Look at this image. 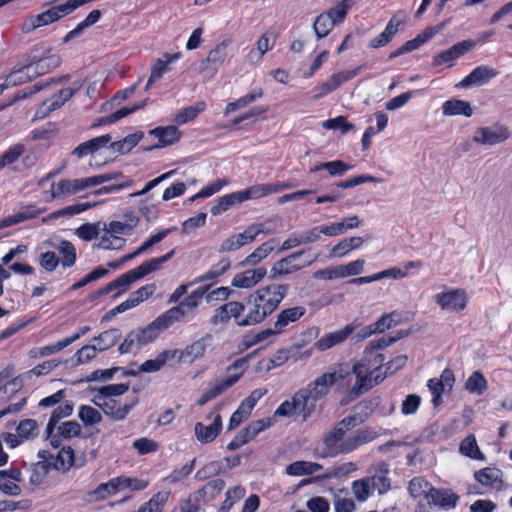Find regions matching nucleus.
I'll use <instances>...</instances> for the list:
<instances>
[{
  "instance_id": "79ce46f5",
  "label": "nucleus",
  "mask_w": 512,
  "mask_h": 512,
  "mask_svg": "<svg viewBox=\"0 0 512 512\" xmlns=\"http://www.w3.org/2000/svg\"><path fill=\"white\" fill-rule=\"evenodd\" d=\"M101 15L102 14L100 10H92L82 22H80L73 30L67 33V35L63 38V42L67 43L70 40L80 36L85 29L98 22Z\"/></svg>"
},
{
  "instance_id": "9b49d317",
  "label": "nucleus",
  "mask_w": 512,
  "mask_h": 512,
  "mask_svg": "<svg viewBox=\"0 0 512 512\" xmlns=\"http://www.w3.org/2000/svg\"><path fill=\"white\" fill-rule=\"evenodd\" d=\"M385 356L382 353L372 350V348L366 347L364 350V356L361 360L355 362L349 369V374H361L362 372H368L370 369L385 366ZM349 367L347 364H345Z\"/></svg>"
},
{
  "instance_id": "338daca9",
  "label": "nucleus",
  "mask_w": 512,
  "mask_h": 512,
  "mask_svg": "<svg viewBox=\"0 0 512 512\" xmlns=\"http://www.w3.org/2000/svg\"><path fill=\"white\" fill-rule=\"evenodd\" d=\"M24 152V146L22 144H15L6 150L0 157V170L6 165L14 163Z\"/></svg>"
},
{
  "instance_id": "3c124183",
  "label": "nucleus",
  "mask_w": 512,
  "mask_h": 512,
  "mask_svg": "<svg viewBox=\"0 0 512 512\" xmlns=\"http://www.w3.org/2000/svg\"><path fill=\"white\" fill-rule=\"evenodd\" d=\"M227 45V42L223 41L209 52V61H212V66L209 67V74H215L218 68L223 64L227 56Z\"/></svg>"
},
{
  "instance_id": "c756f323",
  "label": "nucleus",
  "mask_w": 512,
  "mask_h": 512,
  "mask_svg": "<svg viewBox=\"0 0 512 512\" xmlns=\"http://www.w3.org/2000/svg\"><path fill=\"white\" fill-rule=\"evenodd\" d=\"M249 311L245 318L239 320L237 325L249 326L255 325L263 321L268 315L260 308V305L251 296L247 300Z\"/></svg>"
},
{
  "instance_id": "39448f33",
  "label": "nucleus",
  "mask_w": 512,
  "mask_h": 512,
  "mask_svg": "<svg viewBox=\"0 0 512 512\" xmlns=\"http://www.w3.org/2000/svg\"><path fill=\"white\" fill-rule=\"evenodd\" d=\"M287 292L288 285L273 284L258 289L251 297L260 305L264 313L270 315L277 309Z\"/></svg>"
},
{
  "instance_id": "4be33fe9",
  "label": "nucleus",
  "mask_w": 512,
  "mask_h": 512,
  "mask_svg": "<svg viewBox=\"0 0 512 512\" xmlns=\"http://www.w3.org/2000/svg\"><path fill=\"white\" fill-rule=\"evenodd\" d=\"M306 312V309L302 306H296L282 310L274 323V331L280 333L287 325L294 323L299 320Z\"/></svg>"
},
{
  "instance_id": "2f4dec72",
  "label": "nucleus",
  "mask_w": 512,
  "mask_h": 512,
  "mask_svg": "<svg viewBox=\"0 0 512 512\" xmlns=\"http://www.w3.org/2000/svg\"><path fill=\"white\" fill-rule=\"evenodd\" d=\"M274 239H271L259 247H257L251 254H249L242 262H240V266H254L258 264L260 261L265 259L273 250H274Z\"/></svg>"
},
{
  "instance_id": "de8ad7c7",
  "label": "nucleus",
  "mask_w": 512,
  "mask_h": 512,
  "mask_svg": "<svg viewBox=\"0 0 512 512\" xmlns=\"http://www.w3.org/2000/svg\"><path fill=\"white\" fill-rule=\"evenodd\" d=\"M225 482L220 478L213 479L207 482L201 489L198 490V496L203 501H211L224 489Z\"/></svg>"
},
{
  "instance_id": "412c9836",
  "label": "nucleus",
  "mask_w": 512,
  "mask_h": 512,
  "mask_svg": "<svg viewBox=\"0 0 512 512\" xmlns=\"http://www.w3.org/2000/svg\"><path fill=\"white\" fill-rule=\"evenodd\" d=\"M179 53L168 54L165 53L162 58L155 61L151 67L150 77L147 81L145 90H149L155 81L159 80L165 72L168 71V64L179 58Z\"/></svg>"
},
{
  "instance_id": "5fc2aeb1",
  "label": "nucleus",
  "mask_w": 512,
  "mask_h": 512,
  "mask_svg": "<svg viewBox=\"0 0 512 512\" xmlns=\"http://www.w3.org/2000/svg\"><path fill=\"white\" fill-rule=\"evenodd\" d=\"M334 26L335 21L326 13H322L316 18L313 28L317 38L321 39L327 36Z\"/></svg>"
},
{
  "instance_id": "ea45409f",
  "label": "nucleus",
  "mask_w": 512,
  "mask_h": 512,
  "mask_svg": "<svg viewBox=\"0 0 512 512\" xmlns=\"http://www.w3.org/2000/svg\"><path fill=\"white\" fill-rule=\"evenodd\" d=\"M322 469L316 462L296 461L286 467V473L293 476L310 475Z\"/></svg>"
},
{
  "instance_id": "f3484780",
  "label": "nucleus",
  "mask_w": 512,
  "mask_h": 512,
  "mask_svg": "<svg viewBox=\"0 0 512 512\" xmlns=\"http://www.w3.org/2000/svg\"><path fill=\"white\" fill-rule=\"evenodd\" d=\"M39 76L38 71L34 70L33 61L30 57L26 60V63L18 68L14 69L8 76V84L11 86H17L26 82H29Z\"/></svg>"
},
{
  "instance_id": "e433bc0d",
  "label": "nucleus",
  "mask_w": 512,
  "mask_h": 512,
  "mask_svg": "<svg viewBox=\"0 0 512 512\" xmlns=\"http://www.w3.org/2000/svg\"><path fill=\"white\" fill-rule=\"evenodd\" d=\"M139 217L134 212L126 213L123 220L111 221V231L120 235L130 234L131 231L138 225Z\"/></svg>"
},
{
  "instance_id": "58836bf2",
  "label": "nucleus",
  "mask_w": 512,
  "mask_h": 512,
  "mask_svg": "<svg viewBox=\"0 0 512 512\" xmlns=\"http://www.w3.org/2000/svg\"><path fill=\"white\" fill-rule=\"evenodd\" d=\"M156 290L155 284H147L145 286L140 287L136 291H133L128 299L125 302V306L122 308H128L132 309L136 306H138L143 301L147 300L149 297H151Z\"/></svg>"
},
{
  "instance_id": "13d9d810",
  "label": "nucleus",
  "mask_w": 512,
  "mask_h": 512,
  "mask_svg": "<svg viewBox=\"0 0 512 512\" xmlns=\"http://www.w3.org/2000/svg\"><path fill=\"white\" fill-rule=\"evenodd\" d=\"M93 206H94V204H90V203H79V204L70 205V206H67L62 209L52 212L48 217L43 218L42 221L46 222L49 219H55V218H58L61 216H72L75 214H79Z\"/></svg>"
},
{
  "instance_id": "4d7b16f0",
  "label": "nucleus",
  "mask_w": 512,
  "mask_h": 512,
  "mask_svg": "<svg viewBox=\"0 0 512 512\" xmlns=\"http://www.w3.org/2000/svg\"><path fill=\"white\" fill-rule=\"evenodd\" d=\"M128 389L129 385L124 383L106 385L98 389V395H96L94 399L103 401L104 399H109L113 396L122 395L127 392Z\"/></svg>"
},
{
  "instance_id": "7ed1b4c3",
  "label": "nucleus",
  "mask_w": 512,
  "mask_h": 512,
  "mask_svg": "<svg viewBox=\"0 0 512 512\" xmlns=\"http://www.w3.org/2000/svg\"><path fill=\"white\" fill-rule=\"evenodd\" d=\"M355 425L356 416H348L328 431L323 437L322 456L333 457L349 453L372 439L370 433L365 430H358L345 437L348 428Z\"/></svg>"
},
{
  "instance_id": "9d476101",
  "label": "nucleus",
  "mask_w": 512,
  "mask_h": 512,
  "mask_svg": "<svg viewBox=\"0 0 512 512\" xmlns=\"http://www.w3.org/2000/svg\"><path fill=\"white\" fill-rule=\"evenodd\" d=\"M436 303L443 309L453 312L464 310L468 297L463 289H453L435 296Z\"/></svg>"
},
{
  "instance_id": "473e14b6",
  "label": "nucleus",
  "mask_w": 512,
  "mask_h": 512,
  "mask_svg": "<svg viewBox=\"0 0 512 512\" xmlns=\"http://www.w3.org/2000/svg\"><path fill=\"white\" fill-rule=\"evenodd\" d=\"M173 255V251L159 257V258H153L149 261L143 262L140 266L136 267L135 269H132L134 273L136 274L137 279H141L145 277L146 275L155 272L159 270L165 262H167Z\"/></svg>"
},
{
  "instance_id": "5701e85b",
  "label": "nucleus",
  "mask_w": 512,
  "mask_h": 512,
  "mask_svg": "<svg viewBox=\"0 0 512 512\" xmlns=\"http://www.w3.org/2000/svg\"><path fill=\"white\" fill-rule=\"evenodd\" d=\"M276 41V35L272 31L265 32L256 42V49L250 51L248 58L251 62H258L263 55L272 49Z\"/></svg>"
},
{
  "instance_id": "0eeeda50",
  "label": "nucleus",
  "mask_w": 512,
  "mask_h": 512,
  "mask_svg": "<svg viewBox=\"0 0 512 512\" xmlns=\"http://www.w3.org/2000/svg\"><path fill=\"white\" fill-rule=\"evenodd\" d=\"M388 374L389 372L386 368L383 370V367L379 366H377V368L370 369L368 372L355 374L357 380L352 388V392L356 395H361L381 383Z\"/></svg>"
},
{
  "instance_id": "37998d69",
  "label": "nucleus",
  "mask_w": 512,
  "mask_h": 512,
  "mask_svg": "<svg viewBox=\"0 0 512 512\" xmlns=\"http://www.w3.org/2000/svg\"><path fill=\"white\" fill-rule=\"evenodd\" d=\"M143 137L142 132H137L134 134H130L126 136L124 139L115 141L110 144L109 148L113 152H118L119 154H125L130 152Z\"/></svg>"
},
{
  "instance_id": "6ab92c4d",
  "label": "nucleus",
  "mask_w": 512,
  "mask_h": 512,
  "mask_svg": "<svg viewBox=\"0 0 512 512\" xmlns=\"http://www.w3.org/2000/svg\"><path fill=\"white\" fill-rule=\"evenodd\" d=\"M352 332L353 327L347 325L340 330L322 336L317 342H315L314 347L319 351H325L334 345L343 342Z\"/></svg>"
},
{
  "instance_id": "dca6fc26",
  "label": "nucleus",
  "mask_w": 512,
  "mask_h": 512,
  "mask_svg": "<svg viewBox=\"0 0 512 512\" xmlns=\"http://www.w3.org/2000/svg\"><path fill=\"white\" fill-rule=\"evenodd\" d=\"M41 213L42 210L38 209L35 205H28L22 207L18 212L6 216L2 220H0V230L10 226L17 225L30 219H34L38 217Z\"/></svg>"
},
{
  "instance_id": "7c9ffc66",
  "label": "nucleus",
  "mask_w": 512,
  "mask_h": 512,
  "mask_svg": "<svg viewBox=\"0 0 512 512\" xmlns=\"http://www.w3.org/2000/svg\"><path fill=\"white\" fill-rule=\"evenodd\" d=\"M431 502L443 508H453L456 506L458 496L448 489L432 488L429 496Z\"/></svg>"
},
{
  "instance_id": "20e7f679",
  "label": "nucleus",
  "mask_w": 512,
  "mask_h": 512,
  "mask_svg": "<svg viewBox=\"0 0 512 512\" xmlns=\"http://www.w3.org/2000/svg\"><path fill=\"white\" fill-rule=\"evenodd\" d=\"M511 137L509 128L500 122L490 126L477 127L472 135V142L481 146H495L504 143Z\"/></svg>"
},
{
  "instance_id": "aec40b11",
  "label": "nucleus",
  "mask_w": 512,
  "mask_h": 512,
  "mask_svg": "<svg viewBox=\"0 0 512 512\" xmlns=\"http://www.w3.org/2000/svg\"><path fill=\"white\" fill-rule=\"evenodd\" d=\"M77 89L72 88H64L59 91V93L53 95L51 98L45 100L38 113L41 114L42 117L46 116L52 111L60 108L67 100H69L75 93Z\"/></svg>"
},
{
  "instance_id": "a19ab883",
  "label": "nucleus",
  "mask_w": 512,
  "mask_h": 512,
  "mask_svg": "<svg viewBox=\"0 0 512 512\" xmlns=\"http://www.w3.org/2000/svg\"><path fill=\"white\" fill-rule=\"evenodd\" d=\"M120 338L121 331L118 328H112L93 337L92 340L97 343L98 350L102 352L114 346Z\"/></svg>"
},
{
  "instance_id": "680f3d73",
  "label": "nucleus",
  "mask_w": 512,
  "mask_h": 512,
  "mask_svg": "<svg viewBox=\"0 0 512 512\" xmlns=\"http://www.w3.org/2000/svg\"><path fill=\"white\" fill-rule=\"evenodd\" d=\"M110 485H112V491L116 492L123 488H133L134 490L144 489L147 486V483L131 478L117 477L110 480Z\"/></svg>"
},
{
  "instance_id": "09e8293b",
  "label": "nucleus",
  "mask_w": 512,
  "mask_h": 512,
  "mask_svg": "<svg viewBox=\"0 0 512 512\" xmlns=\"http://www.w3.org/2000/svg\"><path fill=\"white\" fill-rule=\"evenodd\" d=\"M432 486L422 477H415L409 483V493L413 498L425 497L429 499Z\"/></svg>"
},
{
  "instance_id": "c03bdc74",
  "label": "nucleus",
  "mask_w": 512,
  "mask_h": 512,
  "mask_svg": "<svg viewBox=\"0 0 512 512\" xmlns=\"http://www.w3.org/2000/svg\"><path fill=\"white\" fill-rule=\"evenodd\" d=\"M388 471V465L381 463L378 471L369 479L372 483V487L377 489L379 494H383L390 489V480L387 477Z\"/></svg>"
},
{
  "instance_id": "c85d7f7f",
  "label": "nucleus",
  "mask_w": 512,
  "mask_h": 512,
  "mask_svg": "<svg viewBox=\"0 0 512 512\" xmlns=\"http://www.w3.org/2000/svg\"><path fill=\"white\" fill-rule=\"evenodd\" d=\"M111 139L112 138L109 134L93 138L77 146L74 149L73 154L77 155L78 157H83L89 153L96 152L100 148L105 147L111 141Z\"/></svg>"
},
{
  "instance_id": "8fccbe9b",
  "label": "nucleus",
  "mask_w": 512,
  "mask_h": 512,
  "mask_svg": "<svg viewBox=\"0 0 512 512\" xmlns=\"http://www.w3.org/2000/svg\"><path fill=\"white\" fill-rule=\"evenodd\" d=\"M502 472L496 468H484L475 473V478L483 485L494 487L501 483Z\"/></svg>"
},
{
  "instance_id": "0e129e2a",
  "label": "nucleus",
  "mask_w": 512,
  "mask_h": 512,
  "mask_svg": "<svg viewBox=\"0 0 512 512\" xmlns=\"http://www.w3.org/2000/svg\"><path fill=\"white\" fill-rule=\"evenodd\" d=\"M74 463V452L71 447H63L57 455L55 468L57 470H67Z\"/></svg>"
},
{
  "instance_id": "393cba45",
  "label": "nucleus",
  "mask_w": 512,
  "mask_h": 512,
  "mask_svg": "<svg viewBox=\"0 0 512 512\" xmlns=\"http://www.w3.org/2000/svg\"><path fill=\"white\" fill-rule=\"evenodd\" d=\"M311 350L304 351L301 355H297L296 348L291 347L290 349H280L276 351L269 359L270 365L267 366V370L273 367L280 366L287 362L290 358L297 359H308L311 356Z\"/></svg>"
},
{
  "instance_id": "bf43d9fd",
  "label": "nucleus",
  "mask_w": 512,
  "mask_h": 512,
  "mask_svg": "<svg viewBox=\"0 0 512 512\" xmlns=\"http://www.w3.org/2000/svg\"><path fill=\"white\" fill-rule=\"evenodd\" d=\"M100 222L85 223L75 230V234L84 241H91L100 234L103 227Z\"/></svg>"
},
{
  "instance_id": "a18cd8bd",
  "label": "nucleus",
  "mask_w": 512,
  "mask_h": 512,
  "mask_svg": "<svg viewBox=\"0 0 512 512\" xmlns=\"http://www.w3.org/2000/svg\"><path fill=\"white\" fill-rule=\"evenodd\" d=\"M73 412V404L70 402H65L64 404L59 405L56 409L53 410L51 417L46 426L45 433H51L56 428L59 421L63 418L69 417Z\"/></svg>"
},
{
  "instance_id": "69168bd1",
  "label": "nucleus",
  "mask_w": 512,
  "mask_h": 512,
  "mask_svg": "<svg viewBox=\"0 0 512 512\" xmlns=\"http://www.w3.org/2000/svg\"><path fill=\"white\" fill-rule=\"evenodd\" d=\"M397 316L398 313L395 311L388 314H384L375 323L371 324L372 331H375L376 333H383L385 330L398 325L399 320H394V317Z\"/></svg>"
},
{
  "instance_id": "052dcab7",
  "label": "nucleus",
  "mask_w": 512,
  "mask_h": 512,
  "mask_svg": "<svg viewBox=\"0 0 512 512\" xmlns=\"http://www.w3.org/2000/svg\"><path fill=\"white\" fill-rule=\"evenodd\" d=\"M50 470V463L46 461H39L30 468V482L34 485H40L46 478Z\"/></svg>"
},
{
  "instance_id": "6e6552de",
  "label": "nucleus",
  "mask_w": 512,
  "mask_h": 512,
  "mask_svg": "<svg viewBox=\"0 0 512 512\" xmlns=\"http://www.w3.org/2000/svg\"><path fill=\"white\" fill-rule=\"evenodd\" d=\"M92 401L104 412L105 415L116 421H120L125 419L131 409L136 405L137 398H133L124 404H121L119 401L113 398L104 399L103 401L93 399Z\"/></svg>"
},
{
  "instance_id": "b1692460",
  "label": "nucleus",
  "mask_w": 512,
  "mask_h": 512,
  "mask_svg": "<svg viewBox=\"0 0 512 512\" xmlns=\"http://www.w3.org/2000/svg\"><path fill=\"white\" fill-rule=\"evenodd\" d=\"M150 134H153L158 138V144L154 145L153 148H161L167 145L173 144L175 141L179 139V131L175 126H167V127H157L150 131ZM151 148H146V150H151Z\"/></svg>"
},
{
  "instance_id": "603ef678",
  "label": "nucleus",
  "mask_w": 512,
  "mask_h": 512,
  "mask_svg": "<svg viewBox=\"0 0 512 512\" xmlns=\"http://www.w3.org/2000/svg\"><path fill=\"white\" fill-rule=\"evenodd\" d=\"M486 388L487 381L479 371H474L465 383V389L477 395H482Z\"/></svg>"
},
{
  "instance_id": "864d4df0",
  "label": "nucleus",
  "mask_w": 512,
  "mask_h": 512,
  "mask_svg": "<svg viewBox=\"0 0 512 512\" xmlns=\"http://www.w3.org/2000/svg\"><path fill=\"white\" fill-rule=\"evenodd\" d=\"M30 59L33 61L34 70L38 71L39 76L60 65V58L56 55H51L41 59H37L36 56H33L30 57Z\"/></svg>"
},
{
  "instance_id": "4c0bfd02",
  "label": "nucleus",
  "mask_w": 512,
  "mask_h": 512,
  "mask_svg": "<svg viewBox=\"0 0 512 512\" xmlns=\"http://www.w3.org/2000/svg\"><path fill=\"white\" fill-rule=\"evenodd\" d=\"M459 451L462 455L474 460H485L484 454L480 451L476 438L473 434L467 435L459 446Z\"/></svg>"
},
{
  "instance_id": "2eb2a0df",
  "label": "nucleus",
  "mask_w": 512,
  "mask_h": 512,
  "mask_svg": "<svg viewBox=\"0 0 512 512\" xmlns=\"http://www.w3.org/2000/svg\"><path fill=\"white\" fill-rule=\"evenodd\" d=\"M497 71L487 66H479L467 75L458 86L467 88L481 86L497 76Z\"/></svg>"
},
{
  "instance_id": "a211bd4d",
  "label": "nucleus",
  "mask_w": 512,
  "mask_h": 512,
  "mask_svg": "<svg viewBox=\"0 0 512 512\" xmlns=\"http://www.w3.org/2000/svg\"><path fill=\"white\" fill-rule=\"evenodd\" d=\"M266 273L267 271L263 267L247 270L243 273L235 275L232 280V285L238 288H251L260 282Z\"/></svg>"
},
{
  "instance_id": "4468645a",
  "label": "nucleus",
  "mask_w": 512,
  "mask_h": 512,
  "mask_svg": "<svg viewBox=\"0 0 512 512\" xmlns=\"http://www.w3.org/2000/svg\"><path fill=\"white\" fill-rule=\"evenodd\" d=\"M221 429L222 418L219 414H216L212 423L209 425L197 423L194 426V433L201 443L207 444L213 442L217 438Z\"/></svg>"
},
{
  "instance_id": "6e6d98bb",
  "label": "nucleus",
  "mask_w": 512,
  "mask_h": 512,
  "mask_svg": "<svg viewBox=\"0 0 512 512\" xmlns=\"http://www.w3.org/2000/svg\"><path fill=\"white\" fill-rule=\"evenodd\" d=\"M78 417L86 427L99 424L102 421L101 413L95 408L88 405L80 406L78 411Z\"/></svg>"
},
{
  "instance_id": "49530a36",
  "label": "nucleus",
  "mask_w": 512,
  "mask_h": 512,
  "mask_svg": "<svg viewBox=\"0 0 512 512\" xmlns=\"http://www.w3.org/2000/svg\"><path fill=\"white\" fill-rule=\"evenodd\" d=\"M360 71V68H356L353 70L348 71H341L338 72L330 77L327 81L323 82L325 91H328L329 93L337 89L340 85H342L344 82L354 78L356 75H358Z\"/></svg>"
},
{
  "instance_id": "cd10ccee",
  "label": "nucleus",
  "mask_w": 512,
  "mask_h": 512,
  "mask_svg": "<svg viewBox=\"0 0 512 512\" xmlns=\"http://www.w3.org/2000/svg\"><path fill=\"white\" fill-rule=\"evenodd\" d=\"M136 274L133 270H129L128 272L120 275L115 280L109 282L107 285H105L106 291H115L117 292L114 294V298L118 297L121 293L127 291L132 283L137 281Z\"/></svg>"
},
{
  "instance_id": "c9c22d12",
  "label": "nucleus",
  "mask_w": 512,
  "mask_h": 512,
  "mask_svg": "<svg viewBox=\"0 0 512 512\" xmlns=\"http://www.w3.org/2000/svg\"><path fill=\"white\" fill-rule=\"evenodd\" d=\"M230 292L231 290L228 287L214 288L196 301L197 307L216 306L218 303L225 301Z\"/></svg>"
},
{
  "instance_id": "a878e982",
  "label": "nucleus",
  "mask_w": 512,
  "mask_h": 512,
  "mask_svg": "<svg viewBox=\"0 0 512 512\" xmlns=\"http://www.w3.org/2000/svg\"><path fill=\"white\" fill-rule=\"evenodd\" d=\"M102 231L103 234L99 243L96 245L98 248L105 250H119L124 247L126 242L125 239L117 236L118 233L111 231V225L108 224V227H106V225L103 224Z\"/></svg>"
},
{
  "instance_id": "f03ea898",
  "label": "nucleus",
  "mask_w": 512,
  "mask_h": 512,
  "mask_svg": "<svg viewBox=\"0 0 512 512\" xmlns=\"http://www.w3.org/2000/svg\"><path fill=\"white\" fill-rule=\"evenodd\" d=\"M349 375L346 365H338L316 377L305 387L297 390L291 400L284 401L274 412V416L293 417L300 416L306 421L317 408L318 401L324 399L331 387Z\"/></svg>"
},
{
  "instance_id": "423d86ee",
  "label": "nucleus",
  "mask_w": 512,
  "mask_h": 512,
  "mask_svg": "<svg viewBox=\"0 0 512 512\" xmlns=\"http://www.w3.org/2000/svg\"><path fill=\"white\" fill-rule=\"evenodd\" d=\"M304 251H297L275 262L270 269L269 277L278 279L301 270L304 267L312 265L316 261V257L310 260H302Z\"/></svg>"
},
{
  "instance_id": "774afa93",
  "label": "nucleus",
  "mask_w": 512,
  "mask_h": 512,
  "mask_svg": "<svg viewBox=\"0 0 512 512\" xmlns=\"http://www.w3.org/2000/svg\"><path fill=\"white\" fill-rule=\"evenodd\" d=\"M63 439H70L79 436L81 433V426L76 421H65L56 426Z\"/></svg>"
},
{
  "instance_id": "bb28decb",
  "label": "nucleus",
  "mask_w": 512,
  "mask_h": 512,
  "mask_svg": "<svg viewBox=\"0 0 512 512\" xmlns=\"http://www.w3.org/2000/svg\"><path fill=\"white\" fill-rule=\"evenodd\" d=\"M442 112L445 116L464 115L470 117L473 114V109L467 101L451 99L443 103Z\"/></svg>"
},
{
  "instance_id": "f8f14e48",
  "label": "nucleus",
  "mask_w": 512,
  "mask_h": 512,
  "mask_svg": "<svg viewBox=\"0 0 512 512\" xmlns=\"http://www.w3.org/2000/svg\"><path fill=\"white\" fill-rule=\"evenodd\" d=\"M89 177L85 179H63L52 185L51 198L56 199L65 195H72L78 191L90 187Z\"/></svg>"
},
{
  "instance_id": "72a5a7b5",
  "label": "nucleus",
  "mask_w": 512,
  "mask_h": 512,
  "mask_svg": "<svg viewBox=\"0 0 512 512\" xmlns=\"http://www.w3.org/2000/svg\"><path fill=\"white\" fill-rule=\"evenodd\" d=\"M52 247L55 248L61 255V259L59 260L62 267L68 268L75 264L76 249L70 241L61 240L57 244H52Z\"/></svg>"
},
{
  "instance_id": "ddd939ff",
  "label": "nucleus",
  "mask_w": 512,
  "mask_h": 512,
  "mask_svg": "<svg viewBox=\"0 0 512 512\" xmlns=\"http://www.w3.org/2000/svg\"><path fill=\"white\" fill-rule=\"evenodd\" d=\"M474 40H464L456 43L447 50L441 51L434 57L433 65L440 66L444 63L451 62L460 56L469 52L475 46Z\"/></svg>"
},
{
  "instance_id": "e2e57ef3",
  "label": "nucleus",
  "mask_w": 512,
  "mask_h": 512,
  "mask_svg": "<svg viewBox=\"0 0 512 512\" xmlns=\"http://www.w3.org/2000/svg\"><path fill=\"white\" fill-rule=\"evenodd\" d=\"M272 189L266 184L254 185L239 191L243 202L249 199H258L271 194Z\"/></svg>"
},
{
  "instance_id": "f257e3e1",
  "label": "nucleus",
  "mask_w": 512,
  "mask_h": 512,
  "mask_svg": "<svg viewBox=\"0 0 512 512\" xmlns=\"http://www.w3.org/2000/svg\"><path fill=\"white\" fill-rule=\"evenodd\" d=\"M189 284H181L169 297L168 304H177L156 317L143 328H137L127 334L118 347L121 354L135 352L142 346L155 341L159 335L174 323L187 318L192 311V294L186 295Z\"/></svg>"
},
{
  "instance_id": "1a4fd4ad",
  "label": "nucleus",
  "mask_w": 512,
  "mask_h": 512,
  "mask_svg": "<svg viewBox=\"0 0 512 512\" xmlns=\"http://www.w3.org/2000/svg\"><path fill=\"white\" fill-rule=\"evenodd\" d=\"M189 347H186L185 350H164L157 355L155 359L146 360L139 366V371L144 373H153L157 372L165 366V364L177 358V361L180 362L184 355H189Z\"/></svg>"
},
{
  "instance_id": "f704fd0d",
  "label": "nucleus",
  "mask_w": 512,
  "mask_h": 512,
  "mask_svg": "<svg viewBox=\"0 0 512 512\" xmlns=\"http://www.w3.org/2000/svg\"><path fill=\"white\" fill-rule=\"evenodd\" d=\"M241 203H243V200L240 192H233L220 197L217 203L212 206L211 213L212 215L217 216L233 207L238 206Z\"/></svg>"
}]
</instances>
